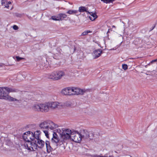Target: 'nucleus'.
<instances>
[{"mask_svg": "<svg viewBox=\"0 0 157 157\" xmlns=\"http://www.w3.org/2000/svg\"><path fill=\"white\" fill-rule=\"evenodd\" d=\"M15 92H16V90L14 89L7 87H0V98L10 101H18L9 95L10 93Z\"/></svg>", "mask_w": 157, "mask_h": 157, "instance_id": "nucleus-2", "label": "nucleus"}, {"mask_svg": "<svg viewBox=\"0 0 157 157\" xmlns=\"http://www.w3.org/2000/svg\"><path fill=\"white\" fill-rule=\"evenodd\" d=\"M45 144L47 152L50 153L52 149V148L50 145V142L48 141H46L45 142Z\"/></svg>", "mask_w": 157, "mask_h": 157, "instance_id": "nucleus-18", "label": "nucleus"}, {"mask_svg": "<svg viewBox=\"0 0 157 157\" xmlns=\"http://www.w3.org/2000/svg\"><path fill=\"white\" fill-rule=\"evenodd\" d=\"M40 107V103H37L33 105L32 109L35 111L41 112Z\"/></svg>", "mask_w": 157, "mask_h": 157, "instance_id": "nucleus-14", "label": "nucleus"}, {"mask_svg": "<svg viewBox=\"0 0 157 157\" xmlns=\"http://www.w3.org/2000/svg\"><path fill=\"white\" fill-rule=\"evenodd\" d=\"M101 53V50H97L94 51L93 53V56L94 59H95L99 57Z\"/></svg>", "mask_w": 157, "mask_h": 157, "instance_id": "nucleus-15", "label": "nucleus"}, {"mask_svg": "<svg viewBox=\"0 0 157 157\" xmlns=\"http://www.w3.org/2000/svg\"><path fill=\"white\" fill-rule=\"evenodd\" d=\"M90 14V16H89V18L92 21L94 20L97 17V16L95 13H91Z\"/></svg>", "mask_w": 157, "mask_h": 157, "instance_id": "nucleus-21", "label": "nucleus"}, {"mask_svg": "<svg viewBox=\"0 0 157 157\" xmlns=\"http://www.w3.org/2000/svg\"><path fill=\"white\" fill-rule=\"evenodd\" d=\"M51 19L55 21H59V20H58V19H59L58 14L57 16H52L51 17Z\"/></svg>", "mask_w": 157, "mask_h": 157, "instance_id": "nucleus-24", "label": "nucleus"}, {"mask_svg": "<svg viewBox=\"0 0 157 157\" xmlns=\"http://www.w3.org/2000/svg\"><path fill=\"white\" fill-rule=\"evenodd\" d=\"M1 4L3 6H4L5 7L9 8V5L11 4V2L10 1L8 2L6 0H2Z\"/></svg>", "mask_w": 157, "mask_h": 157, "instance_id": "nucleus-16", "label": "nucleus"}, {"mask_svg": "<svg viewBox=\"0 0 157 157\" xmlns=\"http://www.w3.org/2000/svg\"><path fill=\"white\" fill-rule=\"evenodd\" d=\"M38 138L36 139V142L33 144L32 146L28 149L29 151H35L38 148H42L44 146L45 142L40 139V134L38 135Z\"/></svg>", "mask_w": 157, "mask_h": 157, "instance_id": "nucleus-5", "label": "nucleus"}, {"mask_svg": "<svg viewBox=\"0 0 157 157\" xmlns=\"http://www.w3.org/2000/svg\"><path fill=\"white\" fill-rule=\"evenodd\" d=\"M157 61V59H154L152 60L149 63V64L152 63L154 62H156Z\"/></svg>", "mask_w": 157, "mask_h": 157, "instance_id": "nucleus-30", "label": "nucleus"}, {"mask_svg": "<svg viewBox=\"0 0 157 157\" xmlns=\"http://www.w3.org/2000/svg\"><path fill=\"white\" fill-rule=\"evenodd\" d=\"M16 58L17 60V61H19L21 59H22L21 58V57H19L18 56H16Z\"/></svg>", "mask_w": 157, "mask_h": 157, "instance_id": "nucleus-31", "label": "nucleus"}, {"mask_svg": "<svg viewBox=\"0 0 157 157\" xmlns=\"http://www.w3.org/2000/svg\"><path fill=\"white\" fill-rule=\"evenodd\" d=\"M67 14L70 15L75 14L76 15H80V13H78V11L75 10H69L66 12Z\"/></svg>", "mask_w": 157, "mask_h": 157, "instance_id": "nucleus-17", "label": "nucleus"}, {"mask_svg": "<svg viewBox=\"0 0 157 157\" xmlns=\"http://www.w3.org/2000/svg\"><path fill=\"white\" fill-rule=\"evenodd\" d=\"M48 103L49 108L55 109L56 108H60L61 107V102L57 101H49Z\"/></svg>", "mask_w": 157, "mask_h": 157, "instance_id": "nucleus-11", "label": "nucleus"}, {"mask_svg": "<svg viewBox=\"0 0 157 157\" xmlns=\"http://www.w3.org/2000/svg\"><path fill=\"white\" fill-rule=\"evenodd\" d=\"M109 157H114L113 155H109Z\"/></svg>", "mask_w": 157, "mask_h": 157, "instance_id": "nucleus-37", "label": "nucleus"}, {"mask_svg": "<svg viewBox=\"0 0 157 157\" xmlns=\"http://www.w3.org/2000/svg\"><path fill=\"white\" fill-rule=\"evenodd\" d=\"M115 0H109V7H110L112 6L113 5V2Z\"/></svg>", "mask_w": 157, "mask_h": 157, "instance_id": "nucleus-25", "label": "nucleus"}, {"mask_svg": "<svg viewBox=\"0 0 157 157\" xmlns=\"http://www.w3.org/2000/svg\"><path fill=\"white\" fill-rule=\"evenodd\" d=\"M61 140H59V139L58 136L57 134L54 132L53 134V137L52 139V142L53 143H55L56 144L60 142V144H62Z\"/></svg>", "mask_w": 157, "mask_h": 157, "instance_id": "nucleus-13", "label": "nucleus"}, {"mask_svg": "<svg viewBox=\"0 0 157 157\" xmlns=\"http://www.w3.org/2000/svg\"><path fill=\"white\" fill-rule=\"evenodd\" d=\"M13 29L15 30H17L18 29V27L16 25H14L13 26Z\"/></svg>", "mask_w": 157, "mask_h": 157, "instance_id": "nucleus-29", "label": "nucleus"}, {"mask_svg": "<svg viewBox=\"0 0 157 157\" xmlns=\"http://www.w3.org/2000/svg\"><path fill=\"white\" fill-rule=\"evenodd\" d=\"M39 126L40 128H58L60 127L50 121H46L42 122L39 124Z\"/></svg>", "mask_w": 157, "mask_h": 157, "instance_id": "nucleus-7", "label": "nucleus"}, {"mask_svg": "<svg viewBox=\"0 0 157 157\" xmlns=\"http://www.w3.org/2000/svg\"><path fill=\"white\" fill-rule=\"evenodd\" d=\"M44 132L45 136L48 137V132L47 130H45L44 131Z\"/></svg>", "mask_w": 157, "mask_h": 157, "instance_id": "nucleus-28", "label": "nucleus"}, {"mask_svg": "<svg viewBox=\"0 0 157 157\" xmlns=\"http://www.w3.org/2000/svg\"><path fill=\"white\" fill-rule=\"evenodd\" d=\"M122 67L123 69L125 70L128 69V66L126 64H123L122 65Z\"/></svg>", "mask_w": 157, "mask_h": 157, "instance_id": "nucleus-27", "label": "nucleus"}, {"mask_svg": "<svg viewBox=\"0 0 157 157\" xmlns=\"http://www.w3.org/2000/svg\"><path fill=\"white\" fill-rule=\"evenodd\" d=\"M25 78V77H23V78H21V80H23V78Z\"/></svg>", "mask_w": 157, "mask_h": 157, "instance_id": "nucleus-38", "label": "nucleus"}, {"mask_svg": "<svg viewBox=\"0 0 157 157\" xmlns=\"http://www.w3.org/2000/svg\"><path fill=\"white\" fill-rule=\"evenodd\" d=\"M59 21H62L63 20H65V18L67 17V15L65 13H61L58 14Z\"/></svg>", "mask_w": 157, "mask_h": 157, "instance_id": "nucleus-19", "label": "nucleus"}, {"mask_svg": "<svg viewBox=\"0 0 157 157\" xmlns=\"http://www.w3.org/2000/svg\"><path fill=\"white\" fill-rule=\"evenodd\" d=\"M82 132V131L80 133L78 132H75L72 134L71 137L72 140L76 143L80 142L82 139L83 136Z\"/></svg>", "mask_w": 157, "mask_h": 157, "instance_id": "nucleus-8", "label": "nucleus"}, {"mask_svg": "<svg viewBox=\"0 0 157 157\" xmlns=\"http://www.w3.org/2000/svg\"><path fill=\"white\" fill-rule=\"evenodd\" d=\"M92 33V31H90V30H86V31H84L82 33V36L86 35L88 34V33Z\"/></svg>", "mask_w": 157, "mask_h": 157, "instance_id": "nucleus-23", "label": "nucleus"}, {"mask_svg": "<svg viewBox=\"0 0 157 157\" xmlns=\"http://www.w3.org/2000/svg\"><path fill=\"white\" fill-rule=\"evenodd\" d=\"M101 1H102L104 3H108V0H101Z\"/></svg>", "mask_w": 157, "mask_h": 157, "instance_id": "nucleus-32", "label": "nucleus"}, {"mask_svg": "<svg viewBox=\"0 0 157 157\" xmlns=\"http://www.w3.org/2000/svg\"><path fill=\"white\" fill-rule=\"evenodd\" d=\"M87 10L88 9L87 8H86L84 6H82L79 7L78 11L80 13L83 12H84L89 13Z\"/></svg>", "mask_w": 157, "mask_h": 157, "instance_id": "nucleus-20", "label": "nucleus"}, {"mask_svg": "<svg viewBox=\"0 0 157 157\" xmlns=\"http://www.w3.org/2000/svg\"><path fill=\"white\" fill-rule=\"evenodd\" d=\"M64 72L62 71H54L47 75L48 78L54 80L60 79L62 77L65 76Z\"/></svg>", "mask_w": 157, "mask_h": 157, "instance_id": "nucleus-6", "label": "nucleus"}, {"mask_svg": "<svg viewBox=\"0 0 157 157\" xmlns=\"http://www.w3.org/2000/svg\"><path fill=\"white\" fill-rule=\"evenodd\" d=\"M82 136L86 138H88L90 139H92L94 136V134L92 132H88L87 131L83 130L82 131Z\"/></svg>", "mask_w": 157, "mask_h": 157, "instance_id": "nucleus-12", "label": "nucleus"}, {"mask_svg": "<svg viewBox=\"0 0 157 157\" xmlns=\"http://www.w3.org/2000/svg\"><path fill=\"white\" fill-rule=\"evenodd\" d=\"M38 126V125L36 124L33 123L29 124L27 126V128H35Z\"/></svg>", "mask_w": 157, "mask_h": 157, "instance_id": "nucleus-22", "label": "nucleus"}, {"mask_svg": "<svg viewBox=\"0 0 157 157\" xmlns=\"http://www.w3.org/2000/svg\"><path fill=\"white\" fill-rule=\"evenodd\" d=\"M61 93L64 95H78L82 93V90L78 88L73 87H66L63 89Z\"/></svg>", "mask_w": 157, "mask_h": 157, "instance_id": "nucleus-3", "label": "nucleus"}, {"mask_svg": "<svg viewBox=\"0 0 157 157\" xmlns=\"http://www.w3.org/2000/svg\"><path fill=\"white\" fill-rule=\"evenodd\" d=\"M59 130V133L61 136V141L62 144L66 141L67 140L70 139L73 132L71 130L68 128H59L57 130Z\"/></svg>", "mask_w": 157, "mask_h": 157, "instance_id": "nucleus-4", "label": "nucleus"}, {"mask_svg": "<svg viewBox=\"0 0 157 157\" xmlns=\"http://www.w3.org/2000/svg\"><path fill=\"white\" fill-rule=\"evenodd\" d=\"M76 105L75 103L73 101H67L61 102V107H73Z\"/></svg>", "mask_w": 157, "mask_h": 157, "instance_id": "nucleus-10", "label": "nucleus"}, {"mask_svg": "<svg viewBox=\"0 0 157 157\" xmlns=\"http://www.w3.org/2000/svg\"><path fill=\"white\" fill-rule=\"evenodd\" d=\"M48 102L40 103L41 112L47 113L49 110Z\"/></svg>", "mask_w": 157, "mask_h": 157, "instance_id": "nucleus-9", "label": "nucleus"}, {"mask_svg": "<svg viewBox=\"0 0 157 157\" xmlns=\"http://www.w3.org/2000/svg\"><path fill=\"white\" fill-rule=\"evenodd\" d=\"M117 48V47H115L114 48H113V49H109V50H116Z\"/></svg>", "mask_w": 157, "mask_h": 157, "instance_id": "nucleus-34", "label": "nucleus"}, {"mask_svg": "<svg viewBox=\"0 0 157 157\" xmlns=\"http://www.w3.org/2000/svg\"><path fill=\"white\" fill-rule=\"evenodd\" d=\"M113 28H114L115 29V27L114 25H113V26H112V29H113Z\"/></svg>", "mask_w": 157, "mask_h": 157, "instance_id": "nucleus-36", "label": "nucleus"}, {"mask_svg": "<svg viewBox=\"0 0 157 157\" xmlns=\"http://www.w3.org/2000/svg\"><path fill=\"white\" fill-rule=\"evenodd\" d=\"M42 67H41L40 68L41 69H44L45 68H47L48 67V65H47V64H45V63H43L41 64Z\"/></svg>", "mask_w": 157, "mask_h": 157, "instance_id": "nucleus-26", "label": "nucleus"}, {"mask_svg": "<svg viewBox=\"0 0 157 157\" xmlns=\"http://www.w3.org/2000/svg\"><path fill=\"white\" fill-rule=\"evenodd\" d=\"M108 30H109V32L110 31H112V30L111 29L110 27H109H109Z\"/></svg>", "mask_w": 157, "mask_h": 157, "instance_id": "nucleus-35", "label": "nucleus"}, {"mask_svg": "<svg viewBox=\"0 0 157 157\" xmlns=\"http://www.w3.org/2000/svg\"><path fill=\"white\" fill-rule=\"evenodd\" d=\"M23 77V75H19L18 76H17V77L18 78H21V77Z\"/></svg>", "mask_w": 157, "mask_h": 157, "instance_id": "nucleus-33", "label": "nucleus"}, {"mask_svg": "<svg viewBox=\"0 0 157 157\" xmlns=\"http://www.w3.org/2000/svg\"><path fill=\"white\" fill-rule=\"evenodd\" d=\"M108 33V31L107 32V34Z\"/></svg>", "mask_w": 157, "mask_h": 157, "instance_id": "nucleus-40", "label": "nucleus"}, {"mask_svg": "<svg viewBox=\"0 0 157 157\" xmlns=\"http://www.w3.org/2000/svg\"><path fill=\"white\" fill-rule=\"evenodd\" d=\"M40 134V131L38 130L36 131L34 133L27 131L24 133L23 138L25 141L24 146L26 149L28 150V149L31 147L33 142H36V139L38 138V135Z\"/></svg>", "mask_w": 157, "mask_h": 157, "instance_id": "nucleus-1", "label": "nucleus"}, {"mask_svg": "<svg viewBox=\"0 0 157 157\" xmlns=\"http://www.w3.org/2000/svg\"><path fill=\"white\" fill-rule=\"evenodd\" d=\"M115 152H116V153H117L116 151H115Z\"/></svg>", "mask_w": 157, "mask_h": 157, "instance_id": "nucleus-39", "label": "nucleus"}]
</instances>
